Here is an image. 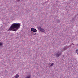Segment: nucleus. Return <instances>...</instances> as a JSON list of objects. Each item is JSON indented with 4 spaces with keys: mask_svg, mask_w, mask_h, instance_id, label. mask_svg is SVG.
<instances>
[{
    "mask_svg": "<svg viewBox=\"0 0 78 78\" xmlns=\"http://www.w3.org/2000/svg\"><path fill=\"white\" fill-rule=\"evenodd\" d=\"M20 23H13L9 28L8 31H16L20 27Z\"/></svg>",
    "mask_w": 78,
    "mask_h": 78,
    "instance_id": "obj_1",
    "label": "nucleus"
},
{
    "mask_svg": "<svg viewBox=\"0 0 78 78\" xmlns=\"http://www.w3.org/2000/svg\"><path fill=\"white\" fill-rule=\"evenodd\" d=\"M37 28L39 31H40L42 32H44L45 31V30L44 29H43L42 28V27H41V26L38 27Z\"/></svg>",
    "mask_w": 78,
    "mask_h": 78,
    "instance_id": "obj_2",
    "label": "nucleus"
},
{
    "mask_svg": "<svg viewBox=\"0 0 78 78\" xmlns=\"http://www.w3.org/2000/svg\"><path fill=\"white\" fill-rule=\"evenodd\" d=\"M61 53H62L61 52H58V53H57L56 54V56H57V57H58L59 56H60V55H61Z\"/></svg>",
    "mask_w": 78,
    "mask_h": 78,
    "instance_id": "obj_3",
    "label": "nucleus"
},
{
    "mask_svg": "<svg viewBox=\"0 0 78 78\" xmlns=\"http://www.w3.org/2000/svg\"><path fill=\"white\" fill-rule=\"evenodd\" d=\"M67 48H69V47L67 46H65L63 49V50H67Z\"/></svg>",
    "mask_w": 78,
    "mask_h": 78,
    "instance_id": "obj_4",
    "label": "nucleus"
},
{
    "mask_svg": "<svg viewBox=\"0 0 78 78\" xmlns=\"http://www.w3.org/2000/svg\"><path fill=\"white\" fill-rule=\"evenodd\" d=\"M34 33H36L37 32V30L36 29H34L33 31Z\"/></svg>",
    "mask_w": 78,
    "mask_h": 78,
    "instance_id": "obj_5",
    "label": "nucleus"
},
{
    "mask_svg": "<svg viewBox=\"0 0 78 78\" xmlns=\"http://www.w3.org/2000/svg\"><path fill=\"white\" fill-rule=\"evenodd\" d=\"M34 28H32L31 29V31H34Z\"/></svg>",
    "mask_w": 78,
    "mask_h": 78,
    "instance_id": "obj_6",
    "label": "nucleus"
},
{
    "mask_svg": "<svg viewBox=\"0 0 78 78\" xmlns=\"http://www.w3.org/2000/svg\"><path fill=\"white\" fill-rule=\"evenodd\" d=\"M19 75L16 74V76L15 78H19Z\"/></svg>",
    "mask_w": 78,
    "mask_h": 78,
    "instance_id": "obj_7",
    "label": "nucleus"
},
{
    "mask_svg": "<svg viewBox=\"0 0 78 78\" xmlns=\"http://www.w3.org/2000/svg\"><path fill=\"white\" fill-rule=\"evenodd\" d=\"M54 65V63H52L51 64L50 67H52Z\"/></svg>",
    "mask_w": 78,
    "mask_h": 78,
    "instance_id": "obj_8",
    "label": "nucleus"
},
{
    "mask_svg": "<svg viewBox=\"0 0 78 78\" xmlns=\"http://www.w3.org/2000/svg\"><path fill=\"white\" fill-rule=\"evenodd\" d=\"M60 22V20H58L57 21V23H59Z\"/></svg>",
    "mask_w": 78,
    "mask_h": 78,
    "instance_id": "obj_9",
    "label": "nucleus"
},
{
    "mask_svg": "<svg viewBox=\"0 0 78 78\" xmlns=\"http://www.w3.org/2000/svg\"><path fill=\"white\" fill-rule=\"evenodd\" d=\"M2 45H3V44L2 42H0V46H2Z\"/></svg>",
    "mask_w": 78,
    "mask_h": 78,
    "instance_id": "obj_10",
    "label": "nucleus"
},
{
    "mask_svg": "<svg viewBox=\"0 0 78 78\" xmlns=\"http://www.w3.org/2000/svg\"><path fill=\"white\" fill-rule=\"evenodd\" d=\"M76 53H78V49H76Z\"/></svg>",
    "mask_w": 78,
    "mask_h": 78,
    "instance_id": "obj_11",
    "label": "nucleus"
},
{
    "mask_svg": "<svg viewBox=\"0 0 78 78\" xmlns=\"http://www.w3.org/2000/svg\"><path fill=\"white\" fill-rule=\"evenodd\" d=\"M30 32H31V33L32 34H33V32H31V31H30Z\"/></svg>",
    "mask_w": 78,
    "mask_h": 78,
    "instance_id": "obj_12",
    "label": "nucleus"
},
{
    "mask_svg": "<svg viewBox=\"0 0 78 78\" xmlns=\"http://www.w3.org/2000/svg\"><path fill=\"white\" fill-rule=\"evenodd\" d=\"M36 34L35 33V34H34L33 35H34V36L35 35H36Z\"/></svg>",
    "mask_w": 78,
    "mask_h": 78,
    "instance_id": "obj_13",
    "label": "nucleus"
},
{
    "mask_svg": "<svg viewBox=\"0 0 78 78\" xmlns=\"http://www.w3.org/2000/svg\"><path fill=\"white\" fill-rule=\"evenodd\" d=\"M20 0H17V2H19Z\"/></svg>",
    "mask_w": 78,
    "mask_h": 78,
    "instance_id": "obj_14",
    "label": "nucleus"
},
{
    "mask_svg": "<svg viewBox=\"0 0 78 78\" xmlns=\"http://www.w3.org/2000/svg\"><path fill=\"white\" fill-rule=\"evenodd\" d=\"M77 54H78V53H77Z\"/></svg>",
    "mask_w": 78,
    "mask_h": 78,
    "instance_id": "obj_15",
    "label": "nucleus"
}]
</instances>
